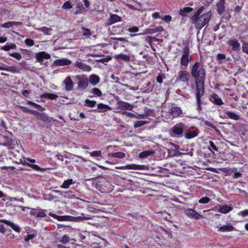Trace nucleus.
<instances>
[{"instance_id":"43","label":"nucleus","mask_w":248,"mask_h":248,"mask_svg":"<svg viewBox=\"0 0 248 248\" xmlns=\"http://www.w3.org/2000/svg\"><path fill=\"white\" fill-rule=\"evenodd\" d=\"M85 105L90 107H94L96 104V102L95 101H92L88 99H86L85 101Z\"/></svg>"},{"instance_id":"29","label":"nucleus","mask_w":248,"mask_h":248,"mask_svg":"<svg viewBox=\"0 0 248 248\" xmlns=\"http://www.w3.org/2000/svg\"><path fill=\"white\" fill-rule=\"evenodd\" d=\"M22 24L21 22L16 21H10L4 23L1 25V27L5 28H9L13 26H18Z\"/></svg>"},{"instance_id":"22","label":"nucleus","mask_w":248,"mask_h":248,"mask_svg":"<svg viewBox=\"0 0 248 248\" xmlns=\"http://www.w3.org/2000/svg\"><path fill=\"white\" fill-rule=\"evenodd\" d=\"M17 163L19 164V163H21L23 165H27L30 167H31V168L33 169L34 170H44V169H41V168H40L38 165H33V164H29V163H27L25 159H24L23 160H22V159H20L19 160V162H17Z\"/></svg>"},{"instance_id":"47","label":"nucleus","mask_w":248,"mask_h":248,"mask_svg":"<svg viewBox=\"0 0 248 248\" xmlns=\"http://www.w3.org/2000/svg\"><path fill=\"white\" fill-rule=\"evenodd\" d=\"M126 168L127 169L138 170L140 169V166L137 165L132 164L127 165Z\"/></svg>"},{"instance_id":"62","label":"nucleus","mask_w":248,"mask_h":248,"mask_svg":"<svg viewBox=\"0 0 248 248\" xmlns=\"http://www.w3.org/2000/svg\"><path fill=\"white\" fill-rule=\"evenodd\" d=\"M31 91L30 90H25L22 92V94L25 97H28Z\"/></svg>"},{"instance_id":"51","label":"nucleus","mask_w":248,"mask_h":248,"mask_svg":"<svg viewBox=\"0 0 248 248\" xmlns=\"http://www.w3.org/2000/svg\"><path fill=\"white\" fill-rule=\"evenodd\" d=\"M25 43L28 46H32L34 45V41L31 39H26L25 41Z\"/></svg>"},{"instance_id":"45","label":"nucleus","mask_w":248,"mask_h":248,"mask_svg":"<svg viewBox=\"0 0 248 248\" xmlns=\"http://www.w3.org/2000/svg\"><path fill=\"white\" fill-rule=\"evenodd\" d=\"M22 109L23 111L25 112H29L30 113L35 114L38 113V112L35 111V110H31L30 109H29L28 108H27V107H22Z\"/></svg>"},{"instance_id":"34","label":"nucleus","mask_w":248,"mask_h":248,"mask_svg":"<svg viewBox=\"0 0 248 248\" xmlns=\"http://www.w3.org/2000/svg\"><path fill=\"white\" fill-rule=\"evenodd\" d=\"M58 97V95L56 94L49 93H45L42 95V98H48L51 100L56 99Z\"/></svg>"},{"instance_id":"2","label":"nucleus","mask_w":248,"mask_h":248,"mask_svg":"<svg viewBox=\"0 0 248 248\" xmlns=\"http://www.w3.org/2000/svg\"><path fill=\"white\" fill-rule=\"evenodd\" d=\"M211 17V13L209 12L195 17H191V19L192 22L195 24L196 28L201 29L208 23Z\"/></svg>"},{"instance_id":"3","label":"nucleus","mask_w":248,"mask_h":248,"mask_svg":"<svg viewBox=\"0 0 248 248\" xmlns=\"http://www.w3.org/2000/svg\"><path fill=\"white\" fill-rule=\"evenodd\" d=\"M186 128V126L184 124L178 123L170 128V135L172 137H181L183 136L184 130Z\"/></svg>"},{"instance_id":"32","label":"nucleus","mask_w":248,"mask_h":248,"mask_svg":"<svg viewBox=\"0 0 248 248\" xmlns=\"http://www.w3.org/2000/svg\"><path fill=\"white\" fill-rule=\"evenodd\" d=\"M4 138L6 139V140L4 143L5 145L8 146L9 148H13L15 145V141L8 138L7 137H4Z\"/></svg>"},{"instance_id":"25","label":"nucleus","mask_w":248,"mask_h":248,"mask_svg":"<svg viewBox=\"0 0 248 248\" xmlns=\"http://www.w3.org/2000/svg\"><path fill=\"white\" fill-rule=\"evenodd\" d=\"M216 59L218 61V63L219 64L225 63L227 61L230 60V58L226 59V55L225 54L220 53L217 55Z\"/></svg>"},{"instance_id":"48","label":"nucleus","mask_w":248,"mask_h":248,"mask_svg":"<svg viewBox=\"0 0 248 248\" xmlns=\"http://www.w3.org/2000/svg\"><path fill=\"white\" fill-rule=\"evenodd\" d=\"M210 201V199L207 197H202L199 200V202L200 203H207Z\"/></svg>"},{"instance_id":"44","label":"nucleus","mask_w":248,"mask_h":248,"mask_svg":"<svg viewBox=\"0 0 248 248\" xmlns=\"http://www.w3.org/2000/svg\"><path fill=\"white\" fill-rule=\"evenodd\" d=\"M70 238L67 235H64L60 239V242L62 244H66L70 241Z\"/></svg>"},{"instance_id":"30","label":"nucleus","mask_w":248,"mask_h":248,"mask_svg":"<svg viewBox=\"0 0 248 248\" xmlns=\"http://www.w3.org/2000/svg\"><path fill=\"white\" fill-rule=\"evenodd\" d=\"M234 227L231 224L224 225L219 228L218 231L220 232H231L233 231Z\"/></svg>"},{"instance_id":"42","label":"nucleus","mask_w":248,"mask_h":248,"mask_svg":"<svg viewBox=\"0 0 248 248\" xmlns=\"http://www.w3.org/2000/svg\"><path fill=\"white\" fill-rule=\"evenodd\" d=\"M84 8L81 3H78L77 5L76 10L75 11V14H78L83 10Z\"/></svg>"},{"instance_id":"49","label":"nucleus","mask_w":248,"mask_h":248,"mask_svg":"<svg viewBox=\"0 0 248 248\" xmlns=\"http://www.w3.org/2000/svg\"><path fill=\"white\" fill-rule=\"evenodd\" d=\"M204 9V7L203 6L201 7L196 12V13L194 14V15L192 17H196L198 16H199L201 13L203 11Z\"/></svg>"},{"instance_id":"20","label":"nucleus","mask_w":248,"mask_h":248,"mask_svg":"<svg viewBox=\"0 0 248 248\" xmlns=\"http://www.w3.org/2000/svg\"><path fill=\"white\" fill-rule=\"evenodd\" d=\"M217 12L219 15H222L225 11V0H219L217 4Z\"/></svg>"},{"instance_id":"53","label":"nucleus","mask_w":248,"mask_h":248,"mask_svg":"<svg viewBox=\"0 0 248 248\" xmlns=\"http://www.w3.org/2000/svg\"><path fill=\"white\" fill-rule=\"evenodd\" d=\"M82 34L84 36H89L91 34V31L88 29L83 28Z\"/></svg>"},{"instance_id":"31","label":"nucleus","mask_w":248,"mask_h":248,"mask_svg":"<svg viewBox=\"0 0 248 248\" xmlns=\"http://www.w3.org/2000/svg\"><path fill=\"white\" fill-rule=\"evenodd\" d=\"M154 153V151L152 150H148L143 151L139 155V157L142 158H147L148 156L152 155Z\"/></svg>"},{"instance_id":"41","label":"nucleus","mask_w":248,"mask_h":248,"mask_svg":"<svg viewBox=\"0 0 248 248\" xmlns=\"http://www.w3.org/2000/svg\"><path fill=\"white\" fill-rule=\"evenodd\" d=\"M38 30L39 31L44 32L45 34L49 35L50 34V32L52 31V29L50 28L44 27L39 28Z\"/></svg>"},{"instance_id":"7","label":"nucleus","mask_w":248,"mask_h":248,"mask_svg":"<svg viewBox=\"0 0 248 248\" xmlns=\"http://www.w3.org/2000/svg\"><path fill=\"white\" fill-rule=\"evenodd\" d=\"M117 105L118 108L123 110H132L133 108V105L122 101H118Z\"/></svg>"},{"instance_id":"58","label":"nucleus","mask_w":248,"mask_h":248,"mask_svg":"<svg viewBox=\"0 0 248 248\" xmlns=\"http://www.w3.org/2000/svg\"><path fill=\"white\" fill-rule=\"evenodd\" d=\"M123 114H124L126 116L129 117L130 118H134L136 117L135 114H134L132 113H131V112H127V111H124L123 112Z\"/></svg>"},{"instance_id":"24","label":"nucleus","mask_w":248,"mask_h":248,"mask_svg":"<svg viewBox=\"0 0 248 248\" xmlns=\"http://www.w3.org/2000/svg\"><path fill=\"white\" fill-rule=\"evenodd\" d=\"M232 210V207L226 204L224 205H220L218 211L223 214H227Z\"/></svg>"},{"instance_id":"28","label":"nucleus","mask_w":248,"mask_h":248,"mask_svg":"<svg viewBox=\"0 0 248 248\" xmlns=\"http://www.w3.org/2000/svg\"><path fill=\"white\" fill-rule=\"evenodd\" d=\"M193 9L191 7H184L179 10V14L183 16H186L190 12L193 11Z\"/></svg>"},{"instance_id":"21","label":"nucleus","mask_w":248,"mask_h":248,"mask_svg":"<svg viewBox=\"0 0 248 248\" xmlns=\"http://www.w3.org/2000/svg\"><path fill=\"white\" fill-rule=\"evenodd\" d=\"M229 44L232 46V49L235 51H238L240 49V44L236 39L230 40Z\"/></svg>"},{"instance_id":"54","label":"nucleus","mask_w":248,"mask_h":248,"mask_svg":"<svg viewBox=\"0 0 248 248\" xmlns=\"http://www.w3.org/2000/svg\"><path fill=\"white\" fill-rule=\"evenodd\" d=\"M149 116V114L147 112H146L144 114H139L136 117L137 119H145Z\"/></svg>"},{"instance_id":"55","label":"nucleus","mask_w":248,"mask_h":248,"mask_svg":"<svg viewBox=\"0 0 248 248\" xmlns=\"http://www.w3.org/2000/svg\"><path fill=\"white\" fill-rule=\"evenodd\" d=\"M161 18L166 23H169L171 20V16L169 15L165 16Z\"/></svg>"},{"instance_id":"6","label":"nucleus","mask_w":248,"mask_h":248,"mask_svg":"<svg viewBox=\"0 0 248 248\" xmlns=\"http://www.w3.org/2000/svg\"><path fill=\"white\" fill-rule=\"evenodd\" d=\"M87 218L86 217H74L72 216H58L57 219L60 221H80L84 220L85 219H87Z\"/></svg>"},{"instance_id":"63","label":"nucleus","mask_w":248,"mask_h":248,"mask_svg":"<svg viewBox=\"0 0 248 248\" xmlns=\"http://www.w3.org/2000/svg\"><path fill=\"white\" fill-rule=\"evenodd\" d=\"M156 81L159 83H162L163 82L162 76L161 75H159L156 77Z\"/></svg>"},{"instance_id":"10","label":"nucleus","mask_w":248,"mask_h":248,"mask_svg":"<svg viewBox=\"0 0 248 248\" xmlns=\"http://www.w3.org/2000/svg\"><path fill=\"white\" fill-rule=\"evenodd\" d=\"M199 133V130L195 127H192L185 134V137L187 139H190L196 137Z\"/></svg>"},{"instance_id":"5","label":"nucleus","mask_w":248,"mask_h":248,"mask_svg":"<svg viewBox=\"0 0 248 248\" xmlns=\"http://www.w3.org/2000/svg\"><path fill=\"white\" fill-rule=\"evenodd\" d=\"M76 78L78 80V88L80 90H85L89 84L88 79L85 77L80 75L76 76Z\"/></svg>"},{"instance_id":"38","label":"nucleus","mask_w":248,"mask_h":248,"mask_svg":"<svg viewBox=\"0 0 248 248\" xmlns=\"http://www.w3.org/2000/svg\"><path fill=\"white\" fill-rule=\"evenodd\" d=\"M109 155L113 157L119 158H123L125 156V154L122 152L113 153Z\"/></svg>"},{"instance_id":"15","label":"nucleus","mask_w":248,"mask_h":248,"mask_svg":"<svg viewBox=\"0 0 248 248\" xmlns=\"http://www.w3.org/2000/svg\"><path fill=\"white\" fill-rule=\"evenodd\" d=\"M210 101L217 105H221L223 104L222 99L217 94L214 93L210 95Z\"/></svg>"},{"instance_id":"16","label":"nucleus","mask_w":248,"mask_h":248,"mask_svg":"<svg viewBox=\"0 0 248 248\" xmlns=\"http://www.w3.org/2000/svg\"><path fill=\"white\" fill-rule=\"evenodd\" d=\"M169 112L173 117H177L182 113V110L178 107H172L169 109Z\"/></svg>"},{"instance_id":"4","label":"nucleus","mask_w":248,"mask_h":248,"mask_svg":"<svg viewBox=\"0 0 248 248\" xmlns=\"http://www.w3.org/2000/svg\"><path fill=\"white\" fill-rule=\"evenodd\" d=\"M183 54L181 59V64L186 67L190 59H189V49L188 46H185L182 50Z\"/></svg>"},{"instance_id":"36","label":"nucleus","mask_w":248,"mask_h":248,"mask_svg":"<svg viewBox=\"0 0 248 248\" xmlns=\"http://www.w3.org/2000/svg\"><path fill=\"white\" fill-rule=\"evenodd\" d=\"M226 113L230 119L235 120H238L240 119L239 116L237 114H235L232 112L227 111L226 112Z\"/></svg>"},{"instance_id":"52","label":"nucleus","mask_w":248,"mask_h":248,"mask_svg":"<svg viewBox=\"0 0 248 248\" xmlns=\"http://www.w3.org/2000/svg\"><path fill=\"white\" fill-rule=\"evenodd\" d=\"M72 7V5L71 4V3L69 2V1H67L65 2L64 4L63 5L62 8L65 9H69Z\"/></svg>"},{"instance_id":"8","label":"nucleus","mask_w":248,"mask_h":248,"mask_svg":"<svg viewBox=\"0 0 248 248\" xmlns=\"http://www.w3.org/2000/svg\"><path fill=\"white\" fill-rule=\"evenodd\" d=\"M190 75L186 71H181L179 72V76L177 78V81L187 82L189 81Z\"/></svg>"},{"instance_id":"19","label":"nucleus","mask_w":248,"mask_h":248,"mask_svg":"<svg viewBox=\"0 0 248 248\" xmlns=\"http://www.w3.org/2000/svg\"><path fill=\"white\" fill-rule=\"evenodd\" d=\"M50 58V55L46 53L45 52L43 51L37 53L36 55V59L39 62L43 61L44 59H47Z\"/></svg>"},{"instance_id":"39","label":"nucleus","mask_w":248,"mask_h":248,"mask_svg":"<svg viewBox=\"0 0 248 248\" xmlns=\"http://www.w3.org/2000/svg\"><path fill=\"white\" fill-rule=\"evenodd\" d=\"M90 93H92L93 94L96 95L98 97H100L102 95V92L97 88H94L91 90Z\"/></svg>"},{"instance_id":"64","label":"nucleus","mask_w":248,"mask_h":248,"mask_svg":"<svg viewBox=\"0 0 248 248\" xmlns=\"http://www.w3.org/2000/svg\"><path fill=\"white\" fill-rule=\"evenodd\" d=\"M240 214L243 216V217L245 216L248 215V210H245L244 211H242L240 212Z\"/></svg>"},{"instance_id":"60","label":"nucleus","mask_w":248,"mask_h":248,"mask_svg":"<svg viewBox=\"0 0 248 248\" xmlns=\"http://www.w3.org/2000/svg\"><path fill=\"white\" fill-rule=\"evenodd\" d=\"M152 17L154 18H155V19L161 18V17L160 16L159 13H158V12L154 13L152 14Z\"/></svg>"},{"instance_id":"23","label":"nucleus","mask_w":248,"mask_h":248,"mask_svg":"<svg viewBox=\"0 0 248 248\" xmlns=\"http://www.w3.org/2000/svg\"><path fill=\"white\" fill-rule=\"evenodd\" d=\"M88 81L91 84L95 86L99 82L100 78L98 76L93 74L89 77Z\"/></svg>"},{"instance_id":"27","label":"nucleus","mask_w":248,"mask_h":248,"mask_svg":"<svg viewBox=\"0 0 248 248\" xmlns=\"http://www.w3.org/2000/svg\"><path fill=\"white\" fill-rule=\"evenodd\" d=\"M121 21V17L115 14H111L109 19L108 24L112 25L117 22Z\"/></svg>"},{"instance_id":"46","label":"nucleus","mask_w":248,"mask_h":248,"mask_svg":"<svg viewBox=\"0 0 248 248\" xmlns=\"http://www.w3.org/2000/svg\"><path fill=\"white\" fill-rule=\"evenodd\" d=\"M9 55L16 58L17 60H20L21 58V54L18 52L9 53Z\"/></svg>"},{"instance_id":"61","label":"nucleus","mask_w":248,"mask_h":248,"mask_svg":"<svg viewBox=\"0 0 248 248\" xmlns=\"http://www.w3.org/2000/svg\"><path fill=\"white\" fill-rule=\"evenodd\" d=\"M209 145L211 148H212L215 151H217L218 149L217 146L215 145L214 143L212 141H209Z\"/></svg>"},{"instance_id":"56","label":"nucleus","mask_w":248,"mask_h":248,"mask_svg":"<svg viewBox=\"0 0 248 248\" xmlns=\"http://www.w3.org/2000/svg\"><path fill=\"white\" fill-rule=\"evenodd\" d=\"M242 50L243 52L248 54V43H244L243 44Z\"/></svg>"},{"instance_id":"33","label":"nucleus","mask_w":248,"mask_h":248,"mask_svg":"<svg viewBox=\"0 0 248 248\" xmlns=\"http://www.w3.org/2000/svg\"><path fill=\"white\" fill-rule=\"evenodd\" d=\"M114 57L116 59H121L126 62H129L130 61V57L125 54H120L115 56Z\"/></svg>"},{"instance_id":"9","label":"nucleus","mask_w":248,"mask_h":248,"mask_svg":"<svg viewBox=\"0 0 248 248\" xmlns=\"http://www.w3.org/2000/svg\"><path fill=\"white\" fill-rule=\"evenodd\" d=\"M185 214L191 218H193L196 219L203 218V217L198 214L196 211L192 209H188L186 210Z\"/></svg>"},{"instance_id":"11","label":"nucleus","mask_w":248,"mask_h":248,"mask_svg":"<svg viewBox=\"0 0 248 248\" xmlns=\"http://www.w3.org/2000/svg\"><path fill=\"white\" fill-rule=\"evenodd\" d=\"M164 31L163 28L161 26H158L153 29H146L142 33L138 34V35H146L155 33L156 32H160Z\"/></svg>"},{"instance_id":"40","label":"nucleus","mask_w":248,"mask_h":248,"mask_svg":"<svg viewBox=\"0 0 248 248\" xmlns=\"http://www.w3.org/2000/svg\"><path fill=\"white\" fill-rule=\"evenodd\" d=\"M148 123V121H136L134 123V127L136 128L139 127L146 124Z\"/></svg>"},{"instance_id":"50","label":"nucleus","mask_w":248,"mask_h":248,"mask_svg":"<svg viewBox=\"0 0 248 248\" xmlns=\"http://www.w3.org/2000/svg\"><path fill=\"white\" fill-rule=\"evenodd\" d=\"M127 31H128L129 32H131V33H134V32H138V31H139V28H138V27H137L133 26V27H131L127 29Z\"/></svg>"},{"instance_id":"35","label":"nucleus","mask_w":248,"mask_h":248,"mask_svg":"<svg viewBox=\"0 0 248 248\" xmlns=\"http://www.w3.org/2000/svg\"><path fill=\"white\" fill-rule=\"evenodd\" d=\"M73 183V182L72 179H67V180L64 181L62 185L61 186V187L63 188H68L70 185L72 184Z\"/></svg>"},{"instance_id":"57","label":"nucleus","mask_w":248,"mask_h":248,"mask_svg":"<svg viewBox=\"0 0 248 248\" xmlns=\"http://www.w3.org/2000/svg\"><path fill=\"white\" fill-rule=\"evenodd\" d=\"M101 153L100 151H96L92 152L90 153V155L92 156H99L101 155Z\"/></svg>"},{"instance_id":"14","label":"nucleus","mask_w":248,"mask_h":248,"mask_svg":"<svg viewBox=\"0 0 248 248\" xmlns=\"http://www.w3.org/2000/svg\"><path fill=\"white\" fill-rule=\"evenodd\" d=\"M66 91H71L73 88L74 83L70 77L66 78L63 81Z\"/></svg>"},{"instance_id":"17","label":"nucleus","mask_w":248,"mask_h":248,"mask_svg":"<svg viewBox=\"0 0 248 248\" xmlns=\"http://www.w3.org/2000/svg\"><path fill=\"white\" fill-rule=\"evenodd\" d=\"M1 221L9 226L16 232H20V228L18 225L14 224L13 222L6 219H3L1 220Z\"/></svg>"},{"instance_id":"18","label":"nucleus","mask_w":248,"mask_h":248,"mask_svg":"<svg viewBox=\"0 0 248 248\" xmlns=\"http://www.w3.org/2000/svg\"><path fill=\"white\" fill-rule=\"evenodd\" d=\"M98 108L95 109V111L97 112H104L107 111L108 110H111V107L108 106V105L103 104L102 103H100L97 105Z\"/></svg>"},{"instance_id":"59","label":"nucleus","mask_w":248,"mask_h":248,"mask_svg":"<svg viewBox=\"0 0 248 248\" xmlns=\"http://www.w3.org/2000/svg\"><path fill=\"white\" fill-rule=\"evenodd\" d=\"M35 237V235L33 234H28L26 237H25V241H29L30 240L33 239Z\"/></svg>"},{"instance_id":"26","label":"nucleus","mask_w":248,"mask_h":248,"mask_svg":"<svg viewBox=\"0 0 248 248\" xmlns=\"http://www.w3.org/2000/svg\"><path fill=\"white\" fill-rule=\"evenodd\" d=\"M75 65L77 67L86 71H90L92 69L90 66L80 62H77L75 63Z\"/></svg>"},{"instance_id":"37","label":"nucleus","mask_w":248,"mask_h":248,"mask_svg":"<svg viewBox=\"0 0 248 248\" xmlns=\"http://www.w3.org/2000/svg\"><path fill=\"white\" fill-rule=\"evenodd\" d=\"M6 71L11 72L13 73H17L19 72V70L15 66H7Z\"/></svg>"},{"instance_id":"12","label":"nucleus","mask_w":248,"mask_h":248,"mask_svg":"<svg viewBox=\"0 0 248 248\" xmlns=\"http://www.w3.org/2000/svg\"><path fill=\"white\" fill-rule=\"evenodd\" d=\"M37 119L44 122L45 124H49L56 121V120L48 117L45 113H38Z\"/></svg>"},{"instance_id":"13","label":"nucleus","mask_w":248,"mask_h":248,"mask_svg":"<svg viewBox=\"0 0 248 248\" xmlns=\"http://www.w3.org/2000/svg\"><path fill=\"white\" fill-rule=\"evenodd\" d=\"M71 63V61L66 58L56 60L54 62V64L56 66L68 65Z\"/></svg>"},{"instance_id":"1","label":"nucleus","mask_w":248,"mask_h":248,"mask_svg":"<svg viewBox=\"0 0 248 248\" xmlns=\"http://www.w3.org/2000/svg\"><path fill=\"white\" fill-rule=\"evenodd\" d=\"M191 74L195 79L197 109L200 111L202 109L201 98L203 96L204 92V83L205 78V70L199 62H196L192 67Z\"/></svg>"}]
</instances>
